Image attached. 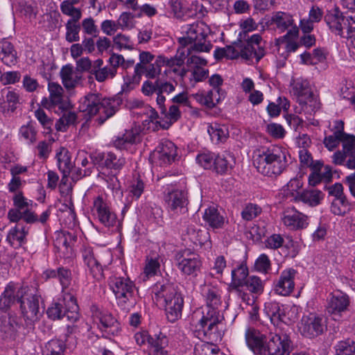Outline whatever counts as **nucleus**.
Segmentation results:
<instances>
[{"label":"nucleus","instance_id":"864d4df0","mask_svg":"<svg viewBox=\"0 0 355 355\" xmlns=\"http://www.w3.org/2000/svg\"><path fill=\"white\" fill-rule=\"evenodd\" d=\"M82 0H64L61 2L60 8L64 15H82V10L75 6L79 4Z\"/></svg>","mask_w":355,"mask_h":355},{"label":"nucleus","instance_id":"37998d69","mask_svg":"<svg viewBox=\"0 0 355 355\" xmlns=\"http://www.w3.org/2000/svg\"><path fill=\"white\" fill-rule=\"evenodd\" d=\"M354 205L349 202L346 196L334 199L331 205V211L337 216H344L353 209Z\"/></svg>","mask_w":355,"mask_h":355},{"label":"nucleus","instance_id":"393cba45","mask_svg":"<svg viewBox=\"0 0 355 355\" xmlns=\"http://www.w3.org/2000/svg\"><path fill=\"white\" fill-rule=\"evenodd\" d=\"M60 75L62 82L66 89H73L81 85L82 75L78 71H76L71 64H66L61 68Z\"/></svg>","mask_w":355,"mask_h":355},{"label":"nucleus","instance_id":"0e129e2a","mask_svg":"<svg viewBox=\"0 0 355 355\" xmlns=\"http://www.w3.org/2000/svg\"><path fill=\"white\" fill-rule=\"evenodd\" d=\"M80 26L83 27V32L85 34L96 37L98 34V29L97 26L95 24L94 19L91 17L85 18L82 22Z\"/></svg>","mask_w":355,"mask_h":355},{"label":"nucleus","instance_id":"2f4dec72","mask_svg":"<svg viewBox=\"0 0 355 355\" xmlns=\"http://www.w3.org/2000/svg\"><path fill=\"white\" fill-rule=\"evenodd\" d=\"M70 18L67 20L65 27V40L69 43L80 40V31L81 29L79 21L82 15H68Z\"/></svg>","mask_w":355,"mask_h":355},{"label":"nucleus","instance_id":"8fccbe9b","mask_svg":"<svg viewBox=\"0 0 355 355\" xmlns=\"http://www.w3.org/2000/svg\"><path fill=\"white\" fill-rule=\"evenodd\" d=\"M65 349L66 345L63 340L53 339L46 343L43 355H64Z\"/></svg>","mask_w":355,"mask_h":355},{"label":"nucleus","instance_id":"a878e982","mask_svg":"<svg viewBox=\"0 0 355 355\" xmlns=\"http://www.w3.org/2000/svg\"><path fill=\"white\" fill-rule=\"evenodd\" d=\"M140 141V128L133 127L131 129L125 130V132L118 136L114 141L113 145L119 149H125L128 146Z\"/></svg>","mask_w":355,"mask_h":355},{"label":"nucleus","instance_id":"5fc2aeb1","mask_svg":"<svg viewBox=\"0 0 355 355\" xmlns=\"http://www.w3.org/2000/svg\"><path fill=\"white\" fill-rule=\"evenodd\" d=\"M168 4L176 18H182L189 11L187 0H169Z\"/></svg>","mask_w":355,"mask_h":355},{"label":"nucleus","instance_id":"f3484780","mask_svg":"<svg viewBox=\"0 0 355 355\" xmlns=\"http://www.w3.org/2000/svg\"><path fill=\"white\" fill-rule=\"evenodd\" d=\"M177 156L175 145L168 140L159 143L151 155L152 159L160 166L172 164Z\"/></svg>","mask_w":355,"mask_h":355},{"label":"nucleus","instance_id":"69168bd1","mask_svg":"<svg viewBox=\"0 0 355 355\" xmlns=\"http://www.w3.org/2000/svg\"><path fill=\"white\" fill-rule=\"evenodd\" d=\"M261 212V208L257 205L249 204L242 211L241 215L243 219L251 220L256 218Z\"/></svg>","mask_w":355,"mask_h":355},{"label":"nucleus","instance_id":"b1692460","mask_svg":"<svg viewBox=\"0 0 355 355\" xmlns=\"http://www.w3.org/2000/svg\"><path fill=\"white\" fill-rule=\"evenodd\" d=\"M324 18L327 25L333 33L343 36V30L346 24V19L338 8L329 10Z\"/></svg>","mask_w":355,"mask_h":355},{"label":"nucleus","instance_id":"4468645a","mask_svg":"<svg viewBox=\"0 0 355 355\" xmlns=\"http://www.w3.org/2000/svg\"><path fill=\"white\" fill-rule=\"evenodd\" d=\"M178 269L184 275L196 277L200 270L202 262L199 254L189 249L180 251L176 255Z\"/></svg>","mask_w":355,"mask_h":355},{"label":"nucleus","instance_id":"0eeeda50","mask_svg":"<svg viewBox=\"0 0 355 355\" xmlns=\"http://www.w3.org/2000/svg\"><path fill=\"white\" fill-rule=\"evenodd\" d=\"M110 286L114 293L117 306L124 311L129 312L137 304L135 285L128 277H112Z\"/></svg>","mask_w":355,"mask_h":355},{"label":"nucleus","instance_id":"a18cd8bd","mask_svg":"<svg viewBox=\"0 0 355 355\" xmlns=\"http://www.w3.org/2000/svg\"><path fill=\"white\" fill-rule=\"evenodd\" d=\"M248 276V269L246 266L241 264L232 271V284L234 288L243 286V283Z\"/></svg>","mask_w":355,"mask_h":355},{"label":"nucleus","instance_id":"2eb2a0df","mask_svg":"<svg viewBox=\"0 0 355 355\" xmlns=\"http://www.w3.org/2000/svg\"><path fill=\"white\" fill-rule=\"evenodd\" d=\"M300 329L305 337L310 338L317 337L327 330L326 320L322 316L311 313L302 318Z\"/></svg>","mask_w":355,"mask_h":355},{"label":"nucleus","instance_id":"bf43d9fd","mask_svg":"<svg viewBox=\"0 0 355 355\" xmlns=\"http://www.w3.org/2000/svg\"><path fill=\"white\" fill-rule=\"evenodd\" d=\"M216 155L211 152L202 153L196 157L197 162L205 169L212 170L214 166Z\"/></svg>","mask_w":355,"mask_h":355},{"label":"nucleus","instance_id":"cd10ccee","mask_svg":"<svg viewBox=\"0 0 355 355\" xmlns=\"http://www.w3.org/2000/svg\"><path fill=\"white\" fill-rule=\"evenodd\" d=\"M82 256L92 275L96 279H101L103 275V267L94 257L93 250L91 248H85L82 251Z\"/></svg>","mask_w":355,"mask_h":355},{"label":"nucleus","instance_id":"603ef678","mask_svg":"<svg viewBox=\"0 0 355 355\" xmlns=\"http://www.w3.org/2000/svg\"><path fill=\"white\" fill-rule=\"evenodd\" d=\"M243 286L251 293L259 295L263 291L264 283L260 277L252 275L248 277Z\"/></svg>","mask_w":355,"mask_h":355},{"label":"nucleus","instance_id":"774afa93","mask_svg":"<svg viewBox=\"0 0 355 355\" xmlns=\"http://www.w3.org/2000/svg\"><path fill=\"white\" fill-rule=\"evenodd\" d=\"M341 141L343 142V151L348 155H355V136L347 134Z\"/></svg>","mask_w":355,"mask_h":355},{"label":"nucleus","instance_id":"f03ea898","mask_svg":"<svg viewBox=\"0 0 355 355\" xmlns=\"http://www.w3.org/2000/svg\"><path fill=\"white\" fill-rule=\"evenodd\" d=\"M263 41L259 34H253L248 38L247 43L238 38L232 45L223 48H216L214 51V58L221 60L236 59L241 57L247 61H252L254 58L258 62L266 54V50L262 44Z\"/></svg>","mask_w":355,"mask_h":355},{"label":"nucleus","instance_id":"ea45409f","mask_svg":"<svg viewBox=\"0 0 355 355\" xmlns=\"http://www.w3.org/2000/svg\"><path fill=\"white\" fill-rule=\"evenodd\" d=\"M27 233L24 225L17 224L9 231L6 240L12 246L19 247L24 243Z\"/></svg>","mask_w":355,"mask_h":355},{"label":"nucleus","instance_id":"6e6552de","mask_svg":"<svg viewBox=\"0 0 355 355\" xmlns=\"http://www.w3.org/2000/svg\"><path fill=\"white\" fill-rule=\"evenodd\" d=\"M110 102H101V97L95 94H89L80 101L79 110L82 116L88 121L97 113L100 114L98 121L102 124L107 119L115 114V108L109 106Z\"/></svg>","mask_w":355,"mask_h":355},{"label":"nucleus","instance_id":"c756f323","mask_svg":"<svg viewBox=\"0 0 355 355\" xmlns=\"http://www.w3.org/2000/svg\"><path fill=\"white\" fill-rule=\"evenodd\" d=\"M324 16L323 10L318 6H311L309 12L308 19H302L300 27L304 33H310L314 28V23H319Z\"/></svg>","mask_w":355,"mask_h":355},{"label":"nucleus","instance_id":"423d86ee","mask_svg":"<svg viewBox=\"0 0 355 355\" xmlns=\"http://www.w3.org/2000/svg\"><path fill=\"white\" fill-rule=\"evenodd\" d=\"M18 298L21 315L25 321V329L28 334L34 329V323L40 319L43 311H40V297L31 292L28 287L18 288Z\"/></svg>","mask_w":355,"mask_h":355},{"label":"nucleus","instance_id":"f704fd0d","mask_svg":"<svg viewBox=\"0 0 355 355\" xmlns=\"http://www.w3.org/2000/svg\"><path fill=\"white\" fill-rule=\"evenodd\" d=\"M220 91L207 90L205 92H198L193 95V98L201 105L212 108L219 102Z\"/></svg>","mask_w":355,"mask_h":355},{"label":"nucleus","instance_id":"49530a36","mask_svg":"<svg viewBox=\"0 0 355 355\" xmlns=\"http://www.w3.org/2000/svg\"><path fill=\"white\" fill-rule=\"evenodd\" d=\"M6 98V100L3 99V101L0 102V111L3 114H7L10 111L13 112L19 103V95L14 91H8Z\"/></svg>","mask_w":355,"mask_h":355},{"label":"nucleus","instance_id":"7c9ffc66","mask_svg":"<svg viewBox=\"0 0 355 355\" xmlns=\"http://www.w3.org/2000/svg\"><path fill=\"white\" fill-rule=\"evenodd\" d=\"M0 60L9 67L17 62V51L13 44L5 38L0 40Z\"/></svg>","mask_w":355,"mask_h":355},{"label":"nucleus","instance_id":"39448f33","mask_svg":"<svg viewBox=\"0 0 355 355\" xmlns=\"http://www.w3.org/2000/svg\"><path fill=\"white\" fill-rule=\"evenodd\" d=\"M184 36L178 38L181 46L187 49V55L193 51L197 52H209L212 45L207 41V37L211 29L205 22L196 21L182 27Z\"/></svg>","mask_w":355,"mask_h":355},{"label":"nucleus","instance_id":"20e7f679","mask_svg":"<svg viewBox=\"0 0 355 355\" xmlns=\"http://www.w3.org/2000/svg\"><path fill=\"white\" fill-rule=\"evenodd\" d=\"M286 148L273 146L254 156L253 164L258 172L263 175L272 177L282 173L288 165Z\"/></svg>","mask_w":355,"mask_h":355},{"label":"nucleus","instance_id":"6e6d98bb","mask_svg":"<svg viewBox=\"0 0 355 355\" xmlns=\"http://www.w3.org/2000/svg\"><path fill=\"white\" fill-rule=\"evenodd\" d=\"M163 62L164 56H157L153 63L146 66L144 74H145L148 78L153 79L156 78L161 72V67L163 66Z\"/></svg>","mask_w":355,"mask_h":355},{"label":"nucleus","instance_id":"a211bd4d","mask_svg":"<svg viewBox=\"0 0 355 355\" xmlns=\"http://www.w3.org/2000/svg\"><path fill=\"white\" fill-rule=\"evenodd\" d=\"M92 164L105 166L114 171L121 170L125 164V159L121 155H117L112 152L95 153L90 155Z\"/></svg>","mask_w":355,"mask_h":355},{"label":"nucleus","instance_id":"de8ad7c7","mask_svg":"<svg viewBox=\"0 0 355 355\" xmlns=\"http://www.w3.org/2000/svg\"><path fill=\"white\" fill-rule=\"evenodd\" d=\"M264 243L267 248L276 250L282 246L289 248L291 246H293V242L292 240H290L288 242L285 243L282 235L279 234H273L265 240Z\"/></svg>","mask_w":355,"mask_h":355},{"label":"nucleus","instance_id":"c85d7f7f","mask_svg":"<svg viewBox=\"0 0 355 355\" xmlns=\"http://www.w3.org/2000/svg\"><path fill=\"white\" fill-rule=\"evenodd\" d=\"M98 329L103 332V336L109 337L116 334L119 331V323L110 313H104L98 318Z\"/></svg>","mask_w":355,"mask_h":355},{"label":"nucleus","instance_id":"5701e85b","mask_svg":"<svg viewBox=\"0 0 355 355\" xmlns=\"http://www.w3.org/2000/svg\"><path fill=\"white\" fill-rule=\"evenodd\" d=\"M223 328V320H219L218 323L211 322L203 326L202 328H197V336L200 339L220 341L224 335Z\"/></svg>","mask_w":355,"mask_h":355},{"label":"nucleus","instance_id":"a19ab883","mask_svg":"<svg viewBox=\"0 0 355 355\" xmlns=\"http://www.w3.org/2000/svg\"><path fill=\"white\" fill-rule=\"evenodd\" d=\"M233 158L230 154L216 155L213 171L223 175L232 168Z\"/></svg>","mask_w":355,"mask_h":355},{"label":"nucleus","instance_id":"338daca9","mask_svg":"<svg viewBox=\"0 0 355 355\" xmlns=\"http://www.w3.org/2000/svg\"><path fill=\"white\" fill-rule=\"evenodd\" d=\"M270 261L266 254H261L254 263L255 269L261 272L266 273L270 269Z\"/></svg>","mask_w":355,"mask_h":355},{"label":"nucleus","instance_id":"473e14b6","mask_svg":"<svg viewBox=\"0 0 355 355\" xmlns=\"http://www.w3.org/2000/svg\"><path fill=\"white\" fill-rule=\"evenodd\" d=\"M49 99L44 98L41 102L43 107L51 109L53 106H58L60 109L65 110L69 106L67 96H64L61 90H50Z\"/></svg>","mask_w":355,"mask_h":355},{"label":"nucleus","instance_id":"c9c22d12","mask_svg":"<svg viewBox=\"0 0 355 355\" xmlns=\"http://www.w3.org/2000/svg\"><path fill=\"white\" fill-rule=\"evenodd\" d=\"M264 311L274 325L278 326L283 322L285 314L278 302H269L265 304Z\"/></svg>","mask_w":355,"mask_h":355},{"label":"nucleus","instance_id":"4be33fe9","mask_svg":"<svg viewBox=\"0 0 355 355\" xmlns=\"http://www.w3.org/2000/svg\"><path fill=\"white\" fill-rule=\"evenodd\" d=\"M282 220L284 224L291 230L304 229L308 225V217L294 207L287 208L284 211Z\"/></svg>","mask_w":355,"mask_h":355},{"label":"nucleus","instance_id":"1a4fd4ad","mask_svg":"<svg viewBox=\"0 0 355 355\" xmlns=\"http://www.w3.org/2000/svg\"><path fill=\"white\" fill-rule=\"evenodd\" d=\"M46 314L53 320L66 317L71 322H76L79 319V313L76 298L71 294L64 295L62 299L52 302Z\"/></svg>","mask_w":355,"mask_h":355},{"label":"nucleus","instance_id":"680f3d73","mask_svg":"<svg viewBox=\"0 0 355 355\" xmlns=\"http://www.w3.org/2000/svg\"><path fill=\"white\" fill-rule=\"evenodd\" d=\"M176 86L177 84L174 85L171 80L158 78L154 83L149 80L144 82L141 89H175Z\"/></svg>","mask_w":355,"mask_h":355},{"label":"nucleus","instance_id":"412c9836","mask_svg":"<svg viewBox=\"0 0 355 355\" xmlns=\"http://www.w3.org/2000/svg\"><path fill=\"white\" fill-rule=\"evenodd\" d=\"M349 305L348 296L342 293L333 294L328 300L327 311L334 320H338L343 312L346 311Z\"/></svg>","mask_w":355,"mask_h":355},{"label":"nucleus","instance_id":"9b49d317","mask_svg":"<svg viewBox=\"0 0 355 355\" xmlns=\"http://www.w3.org/2000/svg\"><path fill=\"white\" fill-rule=\"evenodd\" d=\"M167 208L172 215L182 214L183 219L188 218V193L183 189H173L168 191L164 197Z\"/></svg>","mask_w":355,"mask_h":355},{"label":"nucleus","instance_id":"72a5a7b5","mask_svg":"<svg viewBox=\"0 0 355 355\" xmlns=\"http://www.w3.org/2000/svg\"><path fill=\"white\" fill-rule=\"evenodd\" d=\"M202 315L196 326V328H202L203 326L209 323L216 322L219 320H224V318L218 311V308L206 306L202 310Z\"/></svg>","mask_w":355,"mask_h":355},{"label":"nucleus","instance_id":"dca6fc26","mask_svg":"<svg viewBox=\"0 0 355 355\" xmlns=\"http://www.w3.org/2000/svg\"><path fill=\"white\" fill-rule=\"evenodd\" d=\"M139 58V62L135 66L134 74L132 76H126L124 78V85L128 89H132L139 85L146 66L153 63L155 55L149 51H141Z\"/></svg>","mask_w":355,"mask_h":355},{"label":"nucleus","instance_id":"6ab92c4d","mask_svg":"<svg viewBox=\"0 0 355 355\" xmlns=\"http://www.w3.org/2000/svg\"><path fill=\"white\" fill-rule=\"evenodd\" d=\"M297 271L293 268L284 270L277 280L274 282L275 292L282 296L289 295L294 290V279Z\"/></svg>","mask_w":355,"mask_h":355},{"label":"nucleus","instance_id":"09e8293b","mask_svg":"<svg viewBox=\"0 0 355 355\" xmlns=\"http://www.w3.org/2000/svg\"><path fill=\"white\" fill-rule=\"evenodd\" d=\"M334 348L335 355H355V342L350 338L338 341Z\"/></svg>","mask_w":355,"mask_h":355},{"label":"nucleus","instance_id":"ddd939ff","mask_svg":"<svg viewBox=\"0 0 355 355\" xmlns=\"http://www.w3.org/2000/svg\"><path fill=\"white\" fill-rule=\"evenodd\" d=\"M92 211L94 216L106 227H117L119 224L116 214L102 196H98L94 199Z\"/></svg>","mask_w":355,"mask_h":355},{"label":"nucleus","instance_id":"c03bdc74","mask_svg":"<svg viewBox=\"0 0 355 355\" xmlns=\"http://www.w3.org/2000/svg\"><path fill=\"white\" fill-rule=\"evenodd\" d=\"M303 186V182L301 179V177L300 178H294L291 179L286 185V196L287 198H290L291 201L297 202V196H300L302 193L300 191V189H302Z\"/></svg>","mask_w":355,"mask_h":355},{"label":"nucleus","instance_id":"4d7b16f0","mask_svg":"<svg viewBox=\"0 0 355 355\" xmlns=\"http://www.w3.org/2000/svg\"><path fill=\"white\" fill-rule=\"evenodd\" d=\"M240 26L243 31L239 33V39L242 40L243 42L247 43L248 38L250 37L248 35V33L256 30L258 25L252 18L249 17L245 20L241 21Z\"/></svg>","mask_w":355,"mask_h":355},{"label":"nucleus","instance_id":"f257e3e1","mask_svg":"<svg viewBox=\"0 0 355 355\" xmlns=\"http://www.w3.org/2000/svg\"><path fill=\"white\" fill-rule=\"evenodd\" d=\"M245 340L249 348L256 355H289L292 342L289 336L282 331L270 334L268 338L254 329L245 332Z\"/></svg>","mask_w":355,"mask_h":355},{"label":"nucleus","instance_id":"7ed1b4c3","mask_svg":"<svg viewBox=\"0 0 355 355\" xmlns=\"http://www.w3.org/2000/svg\"><path fill=\"white\" fill-rule=\"evenodd\" d=\"M152 292L153 300L164 308L168 321L175 322L181 318L184 299L173 284H156Z\"/></svg>","mask_w":355,"mask_h":355},{"label":"nucleus","instance_id":"e433bc0d","mask_svg":"<svg viewBox=\"0 0 355 355\" xmlns=\"http://www.w3.org/2000/svg\"><path fill=\"white\" fill-rule=\"evenodd\" d=\"M58 164L59 170L63 174L62 180L69 176L73 168V163L71 160V156L67 149L62 148L59 153H57Z\"/></svg>","mask_w":355,"mask_h":355},{"label":"nucleus","instance_id":"052dcab7","mask_svg":"<svg viewBox=\"0 0 355 355\" xmlns=\"http://www.w3.org/2000/svg\"><path fill=\"white\" fill-rule=\"evenodd\" d=\"M75 239L76 236L69 232H62L56 238L55 245L59 249L64 248L67 250L70 247L71 243L75 241Z\"/></svg>","mask_w":355,"mask_h":355},{"label":"nucleus","instance_id":"13d9d810","mask_svg":"<svg viewBox=\"0 0 355 355\" xmlns=\"http://www.w3.org/2000/svg\"><path fill=\"white\" fill-rule=\"evenodd\" d=\"M205 297L207 306L218 308L220 304V295L217 288L214 287H208L205 291Z\"/></svg>","mask_w":355,"mask_h":355},{"label":"nucleus","instance_id":"58836bf2","mask_svg":"<svg viewBox=\"0 0 355 355\" xmlns=\"http://www.w3.org/2000/svg\"><path fill=\"white\" fill-rule=\"evenodd\" d=\"M202 218L214 229L221 228L224 225V217L220 214L218 209L214 207L206 209Z\"/></svg>","mask_w":355,"mask_h":355},{"label":"nucleus","instance_id":"aec40b11","mask_svg":"<svg viewBox=\"0 0 355 355\" xmlns=\"http://www.w3.org/2000/svg\"><path fill=\"white\" fill-rule=\"evenodd\" d=\"M133 114L137 116V119H141L144 129L156 131L159 130V126L162 125L157 121V112L150 106L143 105L133 111Z\"/></svg>","mask_w":355,"mask_h":355},{"label":"nucleus","instance_id":"9d476101","mask_svg":"<svg viewBox=\"0 0 355 355\" xmlns=\"http://www.w3.org/2000/svg\"><path fill=\"white\" fill-rule=\"evenodd\" d=\"M270 24L276 26L280 32L287 31L286 35L280 37L275 40V44L279 46V51L281 44H284L286 40L297 37L299 34V28L294 24L293 16L285 12H275L270 18Z\"/></svg>","mask_w":355,"mask_h":355},{"label":"nucleus","instance_id":"3c124183","mask_svg":"<svg viewBox=\"0 0 355 355\" xmlns=\"http://www.w3.org/2000/svg\"><path fill=\"white\" fill-rule=\"evenodd\" d=\"M208 133L213 142L218 144L223 142L227 137L228 130L226 127L221 126L218 124L209 125L208 128Z\"/></svg>","mask_w":355,"mask_h":355},{"label":"nucleus","instance_id":"e2e57ef3","mask_svg":"<svg viewBox=\"0 0 355 355\" xmlns=\"http://www.w3.org/2000/svg\"><path fill=\"white\" fill-rule=\"evenodd\" d=\"M294 92L297 101L300 105H306L313 102L315 98V95L311 90H294Z\"/></svg>","mask_w":355,"mask_h":355},{"label":"nucleus","instance_id":"79ce46f5","mask_svg":"<svg viewBox=\"0 0 355 355\" xmlns=\"http://www.w3.org/2000/svg\"><path fill=\"white\" fill-rule=\"evenodd\" d=\"M297 196V201H302L311 207L317 206L320 203L323 198V193L321 191L317 189L304 190L300 196Z\"/></svg>","mask_w":355,"mask_h":355},{"label":"nucleus","instance_id":"bb28decb","mask_svg":"<svg viewBox=\"0 0 355 355\" xmlns=\"http://www.w3.org/2000/svg\"><path fill=\"white\" fill-rule=\"evenodd\" d=\"M18 288L13 282H10L0 295V311L7 312L10 307L19 302Z\"/></svg>","mask_w":355,"mask_h":355},{"label":"nucleus","instance_id":"f8f14e48","mask_svg":"<svg viewBox=\"0 0 355 355\" xmlns=\"http://www.w3.org/2000/svg\"><path fill=\"white\" fill-rule=\"evenodd\" d=\"M188 55L187 49L181 46L178 49L177 53L174 57L168 58L164 56L163 66L166 65L168 67L165 71L166 76L170 79H173L177 85L178 81H182L187 72V70L181 67Z\"/></svg>","mask_w":355,"mask_h":355},{"label":"nucleus","instance_id":"4c0bfd02","mask_svg":"<svg viewBox=\"0 0 355 355\" xmlns=\"http://www.w3.org/2000/svg\"><path fill=\"white\" fill-rule=\"evenodd\" d=\"M168 346V340L164 336L151 337L148 340V347L150 355H168L166 347Z\"/></svg>","mask_w":355,"mask_h":355}]
</instances>
